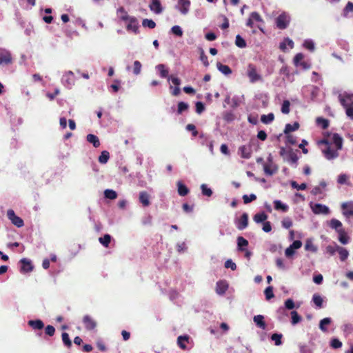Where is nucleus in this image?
<instances>
[{"label":"nucleus","instance_id":"nucleus-56","mask_svg":"<svg viewBox=\"0 0 353 353\" xmlns=\"http://www.w3.org/2000/svg\"><path fill=\"white\" fill-rule=\"evenodd\" d=\"M304 56L302 53H298L295 55L294 58V63L296 66L299 65V64L302 62Z\"/></svg>","mask_w":353,"mask_h":353},{"label":"nucleus","instance_id":"nucleus-10","mask_svg":"<svg viewBox=\"0 0 353 353\" xmlns=\"http://www.w3.org/2000/svg\"><path fill=\"white\" fill-rule=\"evenodd\" d=\"M83 323L86 330H92L97 326L96 321L89 315H85L83 318Z\"/></svg>","mask_w":353,"mask_h":353},{"label":"nucleus","instance_id":"nucleus-11","mask_svg":"<svg viewBox=\"0 0 353 353\" xmlns=\"http://www.w3.org/2000/svg\"><path fill=\"white\" fill-rule=\"evenodd\" d=\"M248 225V214L243 213L241 218L236 222V227L239 230H243Z\"/></svg>","mask_w":353,"mask_h":353},{"label":"nucleus","instance_id":"nucleus-31","mask_svg":"<svg viewBox=\"0 0 353 353\" xmlns=\"http://www.w3.org/2000/svg\"><path fill=\"white\" fill-rule=\"evenodd\" d=\"M337 252L340 256V259L342 261H344L349 255L347 250L342 247L337 246Z\"/></svg>","mask_w":353,"mask_h":353},{"label":"nucleus","instance_id":"nucleus-23","mask_svg":"<svg viewBox=\"0 0 353 353\" xmlns=\"http://www.w3.org/2000/svg\"><path fill=\"white\" fill-rule=\"evenodd\" d=\"M190 337L188 335L179 336L177 338V344L182 350H186V343L189 342Z\"/></svg>","mask_w":353,"mask_h":353},{"label":"nucleus","instance_id":"nucleus-37","mask_svg":"<svg viewBox=\"0 0 353 353\" xmlns=\"http://www.w3.org/2000/svg\"><path fill=\"white\" fill-rule=\"evenodd\" d=\"M188 108H189V105L188 103H186L183 101L179 102L178 105H177V114H182L184 111L188 110Z\"/></svg>","mask_w":353,"mask_h":353},{"label":"nucleus","instance_id":"nucleus-52","mask_svg":"<svg viewBox=\"0 0 353 353\" xmlns=\"http://www.w3.org/2000/svg\"><path fill=\"white\" fill-rule=\"evenodd\" d=\"M264 294L265 295V298L267 300H270V299L273 298L274 296V294L273 293V288L272 286L268 287L265 290Z\"/></svg>","mask_w":353,"mask_h":353},{"label":"nucleus","instance_id":"nucleus-32","mask_svg":"<svg viewBox=\"0 0 353 353\" xmlns=\"http://www.w3.org/2000/svg\"><path fill=\"white\" fill-rule=\"evenodd\" d=\"M274 119V115L273 113H269L268 114H263L261 117V121L262 123L265 124H268L271 123Z\"/></svg>","mask_w":353,"mask_h":353},{"label":"nucleus","instance_id":"nucleus-19","mask_svg":"<svg viewBox=\"0 0 353 353\" xmlns=\"http://www.w3.org/2000/svg\"><path fill=\"white\" fill-rule=\"evenodd\" d=\"M156 69L159 72V76L161 78H167L168 80H170L169 77V70L167 68V67L164 64H159L156 66Z\"/></svg>","mask_w":353,"mask_h":353},{"label":"nucleus","instance_id":"nucleus-13","mask_svg":"<svg viewBox=\"0 0 353 353\" xmlns=\"http://www.w3.org/2000/svg\"><path fill=\"white\" fill-rule=\"evenodd\" d=\"M150 196L146 191H141L139 192V199L143 206L148 207L150 205Z\"/></svg>","mask_w":353,"mask_h":353},{"label":"nucleus","instance_id":"nucleus-9","mask_svg":"<svg viewBox=\"0 0 353 353\" xmlns=\"http://www.w3.org/2000/svg\"><path fill=\"white\" fill-rule=\"evenodd\" d=\"M311 208L312 212L316 214H327L330 213L329 208L321 203H315Z\"/></svg>","mask_w":353,"mask_h":353},{"label":"nucleus","instance_id":"nucleus-29","mask_svg":"<svg viewBox=\"0 0 353 353\" xmlns=\"http://www.w3.org/2000/svg\"><path fill=\"white\" fill-rule=\"evenodd\" d=\"M267 219L268 215L264 212L257 213L253 217V220L257 223L264 222Z\"/></svg>","mask_w":353,"mask_h":353},{"label":"nucleus","instance_id":"nucleus-2","mask_svg":"<svg viewBox=\"0 0 353 353\" xmlns=\"http://www.w3.org/2000/svg\"><path fill=\"white\" fill-rule=\"evenodd\" d=\"M290 21V17L286 13L279 14L276 19V27L280 30L287 28Z\"/></svg>","mask_w":353,"mask_h":353},{"label":"nucleus","instance_id":"nucleus-26","mask_svg":"<svg viewBox=\"0 0 353 353\" xmlns=\"http://www.w3.org/2000/svg\"><path fill=\"white\" fill-rule=\"evenodd\" d=\"M216 67H217V69L221 72H222L223 74H224L225 75H229V74H232L231 68L227 65H223L220 62H217Z\"/></svg>","mask_w":353,"mask_h":353},{"label":"nucleus","instance_id":"nucleus-60","mask_svg":"<svg viewBox=\"0 0 353 353\" xmlns=\"http://www.w3.org/2000/svg\"><path fill=\"white\" fill-rule=\"evenodd\" d=\"M298 160H299V157L296 153L291 152L289 154V161L291 163L296 164Z\"/></svg>","mask_w":353,"mask_h":353},{"label":"nucleus","instance_id":"nucleus-27","mask_svg":"<svg viewBox=\"0 0 353 353\" xmlns=\"http://www.w3.org/2000/svg\"><path fill=\"white\" fill-rule=\"evenodd\" d=\"M299 123L298 122H294L292 125L290 123H288L285 125L284 133L288 134L291 132L297 130L299 128Z\"/></svg>","mask_w":353,"mask_h":353},{"label":"nucleus","instance_id":"nucleus-51","mask_svg":"<svg viewBox=\"0 0 353 353\" xmlns=\"http://www.w3.org/2000/svg\"><path fill=\"white\" fill-rule=\"evenodd\" d=\"M290 103L289 101L288 100H285L282 104V106H281V112L283 114H288L290 112Z\"/></svg>","mask_w":353,"mask_h":353},{"label":"nucleus","instance_id":"nucleus-33","mask_svg":"<svg viewBox=\"0 0 353 353\" xmlns=\"http://www.w3.org/2000/svg\"><path fill=\"white\" fill-rule=\"evenodd\" d=\"M99 242L105 248H108L111 241V236L110 234H105L103 237L99 239Z\"/></svg>","mask_w":353,"mask_h":353},{"label":"nucleus","instance_id":"nucleus-18","mask_svg":"<svg viewBox=\"0 0 353 353\" xmlns=\"http://www.w3.org/2000/svg\"><path fill=\"white\" fill-rule=\"evenodd\" d=\"M149 8L151 11L154 12L156 14H160L163 10L159 0H152V3L149 6Z\"/></svg>","mask_w":353,"mask_h":353},{"label":"nucleus","instance_id":"nucleus-30","mask_svg":"<svg viewBox=\"0 0 353 353\" xmlns=\"http://www.w3.org/2000/svg\"><path fill=\"white\" fill-rule=\"evenodd\" d=\"M248 245V241L243 236H239L237 238V246L240 251H244L243 247H246Z\"/></svg>","mask_w":353,"mask_h":353},{"label":"nucleus","instance_id":"nucleus-25","mask_svg":"<svg viewBox=\"0 0 353 353\" xmlns=\"http://www.w3.org/2000/svg\"><path fill=\"white\" fill-rule=\"evenodd\" d=\"M86 140L92 143L94 148H98L100 145V141L99 138L92 134H89L86 137Z\"/></svg>","mask_w":353,"mask_h":353},{"label":"nucleus","instance_id":"nucleus-35","mask_svg":"<svg viewBox=\"0 0 353 353\" xmlns=\"http://www.w3.org/2000/svg\"><path fill=\"white\" fill-rule=\"evenodd\" d=\"M339 234V241L343 245H345L348 243L349 237L347 235V233L345 230L341 231L338 233Z\"/></svg>","mask_w":353,"mask_h":353},{"label":"nucleus","instance_id":"nucleus-54","mask_svg":"<svg viewBox=\"0 0 353 353\" xmlns=\"http://www.w3.org/2000/svg\"><path fill=\"white\" fill-rule=\"evenodd\" d=\"M291 185L293 188H295L298 190H304L307 188L306 183H303L299 185L296 181H294L291 182Z\"/></svg>","mask_w":353,"mask_h":353},{"label":"nucleus","instance_id":"nucleus-6","mask_svg":"<svg viewBox=\"0 0 353 353\" xmlns=\"http://www.w3.org/2000/svg\"><path fill=\"white\" fill-rule=\"evenodd\" d=\"M341 210L343 215L346 218L349 219L353 216V202L348 201L344 202L341 204Z\"/></svg>","mask_w":353,"mask_h":353},{"label":"nucleus","instance_id":"nucleus-62","mask_svg":"<svg viewBox=\"0 0 353 353\" xmlns=\"http://www.w3.org/2000/svg\"><path fill=\"white\" fill-rule=\"evenodd\" d=\"M74 76V74L71 71H69L64 76L66 79H65V81L67 82V83L68 85H72L73 83V78H71V77H73Z\"/></svg>","mask_w":353,"mask_h":353},{"label":"nucleus","instance_id":"nucleus-64","mask_svg":"<svg viewBox=\"0 0 353 353\" xmlns=\"http://www.w3.org/2000/svg\"><path fill=\"white\" fill-rule=\"evenodd\" d=\"M200 60L203 62V65L205 67H208L209 65V62L208 59V57L204 53L203 50H201V54H200Z\"/></svg>","mask_w":353,"mask_h":353},{"label":"nucleus","instance_id":"nucleus-53","mask_svg":"<svg viewBox=\"0 0 353 353\" xmlns=\"http://www.w3.org/2000/svg\"><path fill=\"white\" fill-rule=\"evenodd\" d=\"M303 46L305 48L307 49L311 52L314 51V43L312 40H305L303 43Z\"/></svg>","mask_w":353,"mask_h":353},{"label":"nucleus","instance_id":"nucleus-7","mask_svg":"<svg viewBox=\"0 0 353 353\" xmlns=\"http://www.w3.org/2000/svg\"><path fill=\"white\" fill-rule=\"evenodd\" d=\"M12 58L11 53L5 49H0V65H8L11 63Z\"/></svg>","mask_w":353,"mask_h":353},{"label":"nucleus","instance_id":"nucleus-36","mask_svg":"<svg viewBox=\"0 0 353 353\" xmlns=\"http://www.w3.org/2000/svg\"><path fill=\"white\" fill-rule=\"evenodd\" d=\"M312 301L318 307H322L323 300L319 294H314L312 297Z\"/></svg>","mask_w":353,"mask_h":353},{"label":"nucleus","instance_id":"nucleus-57","mask_svg":"<svg viewBox=\"0 0 353 353\" xmlns=\"http://www.w3.org/2000/svg\"><path fill=\"white\" fill-rule=\"evenodd\" d=\"M172 32L179 37H181L183 35V31L180 26H174L171 29Z\"/></svg>","mask_w":353,"mask_h":353},{"label":"nucleus","instance_id":"nucleus-43","mask_svg":"<svg viewBox=\"0 0 353 353\" xmlns=\"http://www.w3.org/2000/svg\"><path fill=\"white\" fill-rule=\"evenodd\" d=\"M61 337H62V341H63V344L66 347L70 348L72 346V341L70 339L68 334L66 332H63L61 334Z\"/></svg>","mask_w":353,"mask_h":353},{"label":"nucleus","instance_id":"nucleus-8","mask_svg":"<svg viewBox=\"0 0 353 353\" xmlns=\"http://www.w3.org/2000/svg\"><path fill=\"white\" fill-rule=\"evenodd\" d=\"M19 263H21L20 272L21 273H28L34 269L31 261L28 259L23 258L20 260Z\"/></svg>","mask_w":353,"mask_h":353},{"label":"nucleus","instance_id":"nucleus-12","mask_svg":"<svg viewBox=\"0 0 353 353\" xmlns=\"http://www.w3.org/2000/svg\"><path fill=\"white\" fill-rule=\"evenodd\" d=\"M328 225L332 229L335 230L337 233H339L341 231L345 230L344 228H343L342 223L339 220L336 219H332L328 223Z\"/></svg>","mask_w":353,"mask_h":353},{"label":"nucleus","instance_id":"nucleus-38","mask_svg":"<svg viewBox=\"0 0 353 353\" xmlns=\"http://www.w3.org/2000/svg\"><path fill=\"white\" fill-rule=\"evenodd\" d=\"M109 158H110V153L108 151L104 150L101 153L100 156L99 157V161L101 163H106L108 162Z\"/></svg>","mask_w":353,"mask_h":353},{"label":"nucleus","instance_id":"nucleus-46","mask_svg":"<svg viewBox=\"0 0 353 353\" xmlns=\"http://www.w3.org/2000/svg\"><path fill=\"white\" fill-rule=\"evenodd\" d=\"M201 189L202 194L203 195L207 196H212V190L210 188H208L207 186V185L202 184L201 185Z\"/></svg>","mask_w":353,"mask_h":353},{"label":"nucleus","instance_id":"nucleus-47","mask_svg":"<svg viewBox=\"0 0 353 353\" xmlns=\"http://www.w3.org/2000/svg\"><path fill=\"white\" fill-rule=\"evenodd\" d=\"M282 334L274 333L271 336V339L274 341L276 345H280L282 343L281 341Z\"/></svg>","mask_w":353,"mask_h":353},{"label":"nucleus","instance_id":"nucleus-15","mask_svg":"<svg viewBox=\"0 0 353 353\" xmlns=\"http://www.w3.org/2000/svg\"><path fill=\"white\" fill-rule=\"evenodd\" d=\"M179 10L183 14H186L190 8V0H179Z\"/></svg>","mask_w":353,"mask_h":353},{"label":"nucleus","instance_id":"nucleus-49","mask_svg":"<svg viewBox=\"0 0 353 353\" xmlns=\"http://www.w3.org/2000/svg\"><path fill=\"white\" fill-rule=\"evenodd\" d=\"M141 63L139 61H135L133 64V73L135 75H138L140 74L141 70Z\"/></svg>","mask_w":353,"mask_h":353},{"label":"nucleus","instance_id":"nucleus-59","mask_svg":"<svg viewBox=\"0 0 353 353\" xmlns=\"http://www.w3.org/2000/svg\"><path fill=\"white\" fill-rule=\"evenodd\" d=\"M224 265L225 268H230L232 270H235L236 269V265L231 259H228L225 262Z\"/></svg>","mask_w":353,"mask_h":353},{"label":"nucleus","instance_id":"nucleus-42","mask_svg":"<svg viewBox=\"0 0 353 353\" xmlns=\"http://www.w3.org/2000/svg\"><path fill=\"white\" fill-rule=\"evenodd\" d=\"M263 170H264V172L266 174L268 175H273L274 174H275L277 171V168H272L270 165L268 164H265L263 165Z\"/></svg>","mask_w":353,"mask_h":353},{"label":"nucleus","instance_id":"nucleus-39","mask_svg":"<svg viewBox=\"0 0 353 353\" xmlns=\"http://www.w3.org/2000/svg\"><path fill=\"white\" fill-rule=\"evenodd\" d=\"M104 196L109 199H115L117 197V194L113 190L107 189L104 191Z\"/></svg>","mask_w":353,"mask_h":353},{"label":"nucleus","instance_id":"nucleus-20","mask_svg":"<svg viewBox=\"0 0 353 353\" xmlns=\"http://www.w3.org/2000/svg\"><path fill=\"white\" fill-rule=\"evenodd\" d=\"M177 191H178V194L181 196H186L190 190L188 189V188L181 181H179L177 182Z\"/></svg>","mask_w":353,"mask_h":353},{"label":"nucleus","instance_id":"nucleus-17","mask_svg":"<svg viewBox=\"0 0 353 353\" xmlns=\"http://www.w3.org/2000/svg\"><path fill=\"white\" fill-rule=\"evenodd\" d=\"M28 325L34 330H41L44 327L43 322L40 319L30 320Z\"/></svg>","mask_w":353,"mask_h":353},{"label":"nucleus","instance_id":"nucleus-16","mask_svg":"<svg viewBox=\"0 0 353 353\" xmlns=\"http://www.w3.org/2000/svg\"><path fill=\"white\" fill-rule=\"evenodd\" d=\"M138 28H139V24H138V21L137 20V19L135 17H132L130 19V20L128 21V23L126 26V29L127 30L130 31H132L134 32V33H137L138 32Z\"/></svg>","mask_w":353,"mask_h":353},{"label":"nucleus","instance_id":"nucleus-61","mask_svg":"<svg viewBox=\"0 0 353 353\" xmlns=\"http://www.w3.org/2000/svg\"><path fill=\"white\" fill-rule=\"evenodd\" d=\"M195 108H196V112L198 114L202 113L205 110V106H204L203 103L201 101H197L196 103Z\"/></svg>","mask_w":353,"mask_h":353},{"label":"nucleus","instance_id":"nucleus-3","mask_svg":"<svg viewBox=\"0 0 353 353\" xmlns=\"http://www.w3.org/2000/svg\"><path fill=\"white\" fill-rule=\"evenodd\" d=\"M247 75L251 83L261 80V76L258 74L255 65L252 63H250L248 66Z\"/></svg>","mask_w":353,"mask_h":353},{"label":"nucleus","instance_id":"nucleus-41","mask_svg":"<svg viewBox=\"0 0 353 353\" xmlns=\"http://www.w3.org/2000/svg\"><path fill=\"white\" fill-rule=\"evenodd\" d=\"M281 225H282L283 228H284L285 229H289L292 226L293 222L290 217L286 216L283 219V220L281 221Z\"/></svg>","mask_w":353,"mask_h":353},{"label":"nucleus","instance_id":"nucleus-50","mask_svg":"<svg viewBox=\"0 0 353 353\" xmlns=\"http://www.w3.org/2000/svg\"><path fill=\"white\" fill-rule=\"evenodd\" d=\"M256 199V196L254 194L250 195L245 194L243 196V200L245 204H248Z\"/></svg>","mask_w":353,"mask_h":353},{"label":"nucleus","instance_id":"nucleus-34","mask_svg":"<svg viewBox=\"0 0 353 353\" xmlns=\"http://www.w3.org/2000/svg\"><path fill=\"white\" fill-rule=\"evenodd\" d=\"M331 323V319L330 318H324L322 320H321L319 323V328L323 332H327V329L326 328L325 325H329Z\"/></svg>","mask_w":353,"mask_h":353},{"label":"nucleus","instance_id":"nucleus-5","mask_svg":"<svg viewBox=\"0 0 353 353\" xmlns=\"http://www.w3.org/2000/svg\"><path fill=\"white\" fill-rule=\"evenodd\" d=\"M7 216L11 221L12 223L18 228L23 226L24 223L21 218L17 216L13 210H8L7 212Z\"/></svg>","mask_w":353,"mask_h":353},{"label":"nucleus","instance_id":"nucleus-24","mask_svg":"<svg viewBox=\"0 0 353 353\" xmlns=\"http://www.w3.org/2000/svg\"><path fill=\"white\" fill-rule=\"evenodd\" d=\"M274 205L276 210H281L283 212H286L289 210L288 205L283 203L280 200L274 201Z\"/></svg>","mask_w":353,"mask_h":353},{"label":"nucleus","instance_id":"nucleus-1","mask_svg":"<svg viewBox=\"0 0 353 353\" xmlns=\"http://www.w3.org/2000/svg\"><path fill=\"white\" fill-rule=\"evenodd\" d=\"M319 144L325 145L324 148L321 150L325 158L327 160H332L339 155L338 150L342 149L343 139L339 134L335 133L332 137V141L323 139L319 141Z\"/></svg>","mask_w":353,"mask_h":353},{"label":"nucleus","instance_id":"nucleus-14","mask_svg":"<svg viewBox=\"0 0 353 353\" xmlns=\"http://www.w3.org/2000/svg\"><path fill=\"white\" fill-rule=\"evenodd\" d=\"M228 288V285L225 281H219L216 284V292L222 295L225 293Z\"/></svg>","mask_w":353,"mask_h":353},{"label":"nucleus","instance_id":"nucleus-58","mask_svg":"<svg viewBox=\"0 0 353 353\" xmlns=\"http://www.w3.org/2000/svg\"><path fill=\"white\" fill-rule=\"evenodd\" d=\"M186 130L191 131L193 137H196L199 134L198 131L196 130V127L194 124H191V123L188 124L186 125Z\"/></svg>","mask_w":353,"mask_h":353},{"label":"nucleus","instance_id":"nucleus-4","mask_svg":"<svg viewBox=\"0 0 353 353\" xmlns=\"http://www.w3.org/2000/svg\"><path fill=\"white\" fill-rule=\"evenodd\" d=\"M339 99L343 108L353 106V94H339Z\"/></svg>","mask_w":353,"mask_h":353},{"label":"nucleus","instance_id":"nucleus-40","mask_svg":"<svg viewBox=\"0 0 353 353\" xmlns=\"http://www.w3.org/2000/svg\"><path fill=\"white\" fill-rule=\"evenodd\" d=\"M235 44L236 46L241 48L246 47V42L239 34L236 36Z\"/></svg>","mask_w":353,"mask_h":353},{"label":"nucleus","instance_id":"nucleus-63","mask_svg":"<svg viewBox=\"0 0 353 353\" xmlns=\"http://www.w3.org/2000/svg\"><path fill=\"white\" fill-rule=\"evenodd\" d=\"M330 345L334 349L340 348L342 346V343L337 339H334L331 341Z\"/></svg>","mask_w":353,"mask_h":353},{"label":"nucleus","instance_id":"nucleus-22","mask_svg":"<svg viewBox=\"0 0 353 353\" xmlns=\"http://www.w3.org/2000/svg\"><path fill=\"white\" fill-rule=\"evenodd\" d=\"M254 322L256 323L257 327L265 330L266 328V324L264 321V316L263 315L259 314L256 315L253 318Z\"/></svg>","mask_w":353,"mask_h":353},{"label":"nucleus","instance_id":"nucleus-28","mask_svg":"<svg viewBox=\"0 0 353 353\" xmlns=\"http://www.w3.org/2000/svg\"><path fill=\"white\" fill-rule=\"evenodd\" d=\"M287 46H289L290 48H293L294 47V42L289 38L285 39L283 42L280 43L279 48L282 51L285 52L287 48Z\"/></svg>","mask_w":353,"mask_h":353},{"label":"nucleus","instance_id":"nucleus-48","mask_svg":"<svg viewBox=\"0 0 353 353\" xmlns=\"http://www.w3.org/2000/svg\"><path fill=\"white\" fill-rule=\"evenodd\" d=\"M142 25L144 27H148L150 29H153L156 26V23L153 20L148 19L143 20Z\"/></svg>","mask_w":353,"mask_h":353},{"label":"nucleus","instance_id":"nucleus-55","mask_svg":"<svg viewBox=\"0 0 353 353\" xmlns=\"http://www.w3.org/2000/svg\"><path fill=\"white\" fill-rule=\"evenodd\" d=\"M45 333L49 336H52L55 333V328L50 325H48L45 328Z\"/></svg>","mask_w":353,"mask_h":353},{"label":"nucleus","instance_id":"nucleus-21","mask_svg":"<svg viewBox=\"0 0 353 353\" xmlns=\"http://www.w3.org/2000/svg\"><path fill=\"white\" fill-rule=\"evenodd\" d=\"M241 156L244 159H249L251 157L252 150L250 146L242 145L239 148Z\"/></svg>","mask_w":353,"mask_h":353},{"label":"nucleus","instance_id":"nucleus-45","mask_svg":"<svg viewBox=\"0 0 353 353\" xmlns=\"http://www.w3.org/2000/svg\"><path fill=\"white\" fill-rule=\"evenodd\" d=\"M317 123L322 127L323 129H327L329 126V121L327 119L324 118H317L316 119Z\"/></svg>","mask_w":353,"mask_h":353},{"label":"nucleus","instance_id":"nucleus-44","mask_svg":"<svg viewBox=\"0 0 353 353\" xmlns=\"http://www.w3.org/2000/svg\"><path fill=\"white\" fill-rule=\"evenodd\" d=\"M292 323L295 325L301 321V316L298 314L296 311L291 312Z\"/></svg>","mask_w":353,"mask_h":353}]
</instances>
